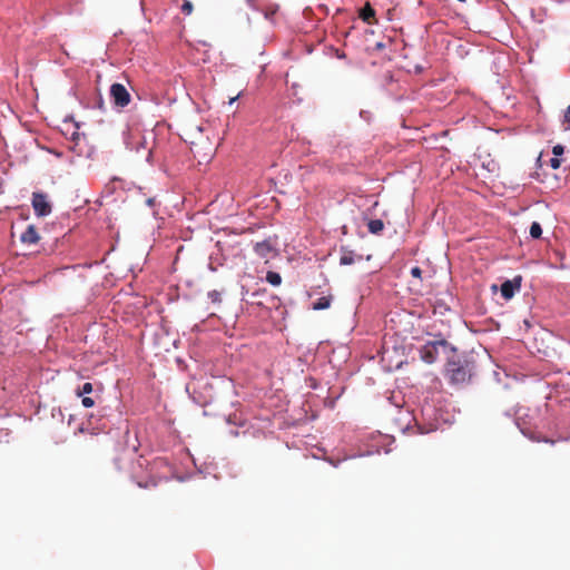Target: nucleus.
<instances>
[{"mask_svg":"<svg viewBox=\"0 0 570 570\" xmlns=\"http://www.w3.org/2000/svg\"><path fill=\"white\" fill-rule=\"evenodd\" d=\"M473 367L474 363L466 356L454 355L448 361L445 372L451 383L463 384L471 379Z\"/></svg>","mask_w":570,"mask_h":570,"instance_id":"nucleus-1","label":"nucleus"},{"mask_svg":"<svg viewBox=\"0 0 570 570\" xmlns=\"http://www.w3.org/2000/svg\"><path fill=\"white\" fill-rule=\"evenodd\" d=\"M126 145L129 149L135 150L137 154H139L141 149L147 150L146 160L151 163L153 149L147 146V140L140 130H130L126 138Z\"/></svg>","mask_w":570,"mask_h":570,"instance_id":"nucleus-2","label":"nucleus"},{"mask_svg":"<svg viewBox=\"0 0 570 570\" xmlns=\"http://www.w3.org/2000/svg\"><path fill=\"white\" fill-rule=\"evenodd\" d=\"M110 98L115 107L125 108L129 105L131 96L127 88L118 82H115L110 87Z\"/></svg>","mask_w":570,"mask_h":570,"instance_id":"nucleus-3","label":"nucleus"},{"mask_svg":"<svg viewBox=\"0 0 570 570\" xmlns=\"http://www.w3.org/2000/svg\"><path fill=\"white\" fill-rule=\"evenodd\" d=\"M32 207L35 214L39 217L48 216L51 213V205L42 193L32 194Z\"/></svg>","mask_w":570,"mask_h":570,"instance_id":"nucleus-4","label":"nucleus"},{"mask_svg":"<svg viewBox=\"0 0 570 570\" xmlns=\"http://www.w3.org/2000/svg\"><path fill=\"white\" fill-rule=\"evenodd\" d=\"M522 277L520 275L515 276L513 279H508L501 284V295L505 299H511L515 292L521 287Z\"/></svg>","mask_w":570,"mask_h":570,"instance_id":"nucleus-5","label":"nucleus"},{"mask_svg":"<svg viewBox=\"0 0 570 570\" xmlns=\"http://www.w3.org/2000/svg\"><path fill=\"white\" fill-rule=\"evenodd\" d=\"M445 341H438V342H429L422 347V358L426 363H433L435 361V352L438 345H445Z\"/></svg>","mask_w":570,"mask_h":570,"instance_id":"nucleus-6","label":"nucleus"},{"mask_svg":"<svg viewBox=\"0 0 570 570\" xmlns=\"http://www.w3.org/2000/svg\"><path fill=\"white\" fill-rule=\"evenodd\" d=\"M39 238V234L33 225H29L20 236V240L23 244H37Z\"/></svg>","mask_w":570,"mask_h":570,"instance_id":"nucleus-7","label":"nucleus"},{"mask_svg":"<svg viewBox=\"0 0 570 570\" xmlns=\"http://www.w3.org/2000/svg\"><path fill=\"white\" fill-rule=\"evenodd\" d=\"M255 253L262 258H268L269 255L274 252V248L269 240L265 239L263 242L256 243L254 246Z\"/></svg>","mask_w":570,"mask_h":570,"instance_id":"nucleus-8","label":"nucleus"},{"mask_svg":"<svg viewBox=\"0 0 570 570\" xmlns=\"http://www.w3.org/2000/svg\"><path fill=\"white\" fill-rule=\"evenodd\" d=\"M358 259H361V256H357ZM356 255L353 250L348 249L347 247H341V256H340V264L341 265H352L355 263Z\"/></svg>","mask_w":570,"mask_h":570,"instance_id":"nucleus-9","label":"nucleus"},{"mask_svg":"<svg viewBox=\"0 0 570 570\" xmlns=\"http://www.w3.org/2000/svg\"><path fill=\"white\" fill-rule=\"evenodd\" d=\"M360 17L361 19L371 24L374 22V17H375V11L374 9L371 7L370 2H366L365 6L363 7V9L361 10L360 12Z\"/></svg>","mask_w":570,"mask_h":570,"instance_id":"nucleus-10","label":"nucleus"},{"mask_svg":"<svg viewBox=\"0 0 570 570\" xmlns=\"http://www.w3.org/2000/svg\"><path fill=\"white\" fill-rule=\"evenodd\" d=\"M331 303H332V296H323V297H320L318 299H316L313 303L312 307L314 311L326 309L331 306Z\"/></svg>","mask_w":570,"mask_h":570,"instance_id":"nucleus-11","label":"nucleus"},{"mask_svg":"<svg viewBox=\"0 0 570 570\" xmlns=\"http://www.w3.org/2000/svg\"><path fill=\"white\" fill-rule=\"evenodd\" d=\"M367 228L372 234H380L384 229V223L381 219H371L367 223Z\"/></svg>","mask_w":570,"mask_h":570,"instance_id":"nucleus-12","label":"nucleus"},{"mask_svg":"<svg viewBox=\"0 0 570 570\" xmlns=\"http://www.w3.org/2000/svg\"><path fill=\"white\" fill-rule=\"evenodd\" d=\"M266 281L273 286H279L282 283V277L278 273L269 271L266 274Z\"/></svg>","mask_w":570,"mask_h":570,"instance_id":"nucleus-13","label":"nucleus"},{"mask_svg":"<svg viewBox=\"0 0 570 570\" xmlns=\"http://www.w3.org/2000/svg\"><path fill=\"white\" fill-rule=\"evenodd\" d=\"M530 235L532 238H540L542 235L541 225L538 222H533L530 226Z\"/></svg>","mask_w":570,"mask_h":570,"instance_id":"nucleus-14","label":"nucleus"},{"mask_svg":"<svg viewBox=\"0 0 570 570\" xmlns=\"http://www.w3.org/2000/svg\"><path fill=\"white\" fill-rule=\"evenodd\" d=\"M180 10L184 14L189 16L194 10V6L190 1L185 0L180 7Z\"/></svg>","mask_w":570,"mask_h":570,"instance_id":"nucleus-15","label":"nucleus"},{"mask_svg":"<svg viewBox=\"0 0 570 570\" xmlns=\"http://www.w3.org/2000/svg\"><path fill=\"white\" fill-rule=\"evenodd\" d=\"M208 298L215 303V304H219L222 302V295H220V292L214 289V291H210L208 292Z\"/></svg>","mask_w":570,"mask_h":570,"instance_id":"nucleus-16","label":"nucleus"},{"mask_svg":"<svg viewBox=\"0 0 570 570\" xmlns=\"http://www.w3.org/2000/svg\"><path fill=\"white\" fill-rule=\"evenodd\" d=\"M91 392H92V384H91V383H89V382H87V383H85V384L81 386V389L77 392V395H78V396H81V395H83V394H89V393H91Z\"/></svg>","mask_w":570,"mask_h":570,"instance_id":"nucleus-17","label":"nucleus"},{"mask_svg":"<svg viewBox=\"0 0 570 570\" xmlns=\"http://www.w3.org/2000/svg\"><path fill=\"white\" fill-rule=\"evenodd\" d=\"M564 151V147L562 145H556L553 148H552V154L556 156V157H559L563 154Z\"/></svg>","mask_w":570,"mask_h":570,"instance_id":"nucleus-18","label":"nucleus"},{"mask_svg":"<svg viewBox=\"0 0 570 570\" xmlns=\"http://www.w3.org/2000/svg\"><path fill=\"white\" fill-rule=\"evenodd\" d=\"M81 403H82V405H83L85 407H92V406H94V404H95V401H94V399H91V397H89V396H85V397H82Z\"/></svg>","mask_w":570,"mask_h":570,"instance_id":"nucleus-19","label":"nucleus"},{"mask_svg":"<svg viewBox=\"0 0 570 570\" xmlns=\"http://www.w3.org/2000/svg\"><path fill=\"white\" fill-rule=\"evenodd\" d=\"M411 275L416 278H421L422 276V269L419 266H414L411 269Z\"/></svg>","mask_w":570,"mask_h":570,"instance_id":"nucleus-20","label":"nucleus"},{"mask_svg":"<svg viewBox=\"0 0 570 570\" xmlns=\"http://www.w3.org/2000/svg\"><path fill=\"white\" fill-rule=\"evenodd\" d=\"M564 122L567 124L566 129L570 130V106H568L567 109H566Z\"/></svg>","mask_w":570,"mask_h":570,"instance_id":"nucleus-21","label":"nucleus"},{"mask_svg":"<svg viewBox=\"0 0 570 570\" xmlns=\"http://www.w3.org/2000/svg\"><path fill=\"white\" fill-rule=\"evenodd\" d=\"M561 165V161L558 157H553L550 159V166L553 168V169H558Z\"/></svg>","mask_w":570,"mask_h":570,"instance_id":"nucleus-22","label":"nucleus"},{"mask_svg":"<svg viewBox=\"0 0 570 570\" xmlns=\"http://www.w3.org/2000/svg\"><path fill=\"white\" fill-rule=\"evenodd\" d=\"M276 11H277V7H275V8L271 9V10H267V11L265 12V17H266V18H269L271 16L275 14V12H276Z\"/></svg>","mask_w":570,"mask_h":570,"instance_id":"nucleus-23","label":"nucleus"},{"mask_svg":"<svg viewBox=\"0 0 570 570\" xmlns=\"http://www.w3.org/2000/svg\"><path fill=\"white\" fill-rule=\"evenodd\" d=\"M238 97H239V94H238V95H236L235 97H232V98L229 99V105H232L233 102H235V101L238 99Z\"/></svg>","mask_w":570,"mask_h":570,"instance_id":"nucleus-24","label":"nucleus"},{"mask_svg":"<svg viewBox=\"0 0 570 570\" xmlns=\"http://www.w3.org/2000/svg\"><path fill=\"white\" fill-rule=\"evenodd\" d=\"M138 487H140V488H147V487H148V484H147V483H146V484H142V483L138 482Z\"/></svg>","mask_w":570,"mask_h":570,"instance_id":"nucleus-25","label":"nucleus"},{"mask_svg":"<svg viewBox=\"0 0 570 570\" xmlns=\"http://www.w3.org/2000/svg\"><path fill=\"white\" fill-rule=\"evenodd\" d=\"M543 441H544V442H549V443H551V444H553V443H554V441H550V440H548V439H543Z\"/></svg>","mask_w":570,"mask_h":570,"instance_id":"nucleus-26","label":"nucleus"}]
</instances>
